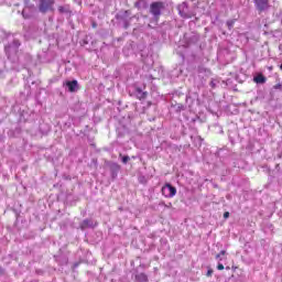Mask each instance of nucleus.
Wrapping results in <instances>:
<instances>
[{
    "label": "nucleus",
    "instance_id": "1",
    "mask_svg": "<svg viewBox=\"0 0 282 282\" xmlns=\"http://www.w3.org/2000/svg\"><path fill=\"white\" fill-rule=\"evenodd\" d=\"M55 4H56V0H39L37 1L39 13L47 14L50 12H54Z\"/></svg>",
    "mask_w": 282,
    "mask_h": 282
},
{
    "label": "nucleus",
    "instance_id": "2",
    "mask_svg": "<svg viewBox=\"0 0 282 282\" xmlns=\"http://www.w3.org/2000/svg\"><path fill=\"white\" fill-rule=\"evenodd\" d=\"M116 19L121 28L123 30H128V28L131 25V20L133 19L131 17V12L129 11H121L116 15Z\"/></svg>",
    "mask_w": 282,
    "mask_h": 282
},
{
    "label": "nucleus",
    "instance_id": "3",
    "mask_svg": "<svg viewBox=\"0 0 282 282\" xmlns=\"http://www.w3.org/2000/svg\"><path fill=\"white\" fill-rule=\"evenodd\" d=\"M161 193H162L163 197L171 199L172 197H175V195H177V188H175V186L171 185V183H166L162 187Z\"/></svg>",
    "mask_w": 282,
    "mask_h": 282
},
{
    "label": "nucleus",
    "instance_id": "4",
    "mask_svg": "<svg viewBox=\"0 0 282 282\" xmlns=\"http://www.w3.org/2000/svg\"><path fill=\"white\" fill-rule=\"evenodd\" d=\"M19 47H21V42H19V40H13L12 43L6 45L4 52L8 58H10L12 54H17V52H19Z\"/></svg>",
    "mask_w": 282,
    "mask_h": 282
},
{
    "label": "nucleus",
    "instance_id": "5",
    "mask_svg": "<svg viewBox=\"0 0 282 282\" xmlns=\"http://www.w3.org/2000/svg\"><path fill=\"white\" fill-rule=\"evenodd\" d=\"M162 10H164V2H152L150 6V12L155 19L162 14Z\"/></svg>",
    "mask_w": 282,
    "mask_h": 282
},
{
    "label": "nucleus",
    "instance_id": "6",
    "mask_svg": "<svg viewBox=\"0 0 282 282\" xmlns=\"http://www.w3.org/2000/svg\"><path fill=\"white\" fill-rule=\"evenodd\" d=\"M253 3L258 12H265L270 9V0H253Z\"/></svg>",
    "mask_w": 282,
    "mask_h": 282
},
{
    "label": "nucleus",
    "instance_id": "7",
    "mask_svg": "<svg viewBox=\"0 0 282 282\" xmlns=\"http://www.w3.org/2000/svg\"><path fill=\"white\" fill-rule=\"evenodd\" d=\"M79 227L82 230H86V228H96V223L91 219H84Z\"/></svg>",
    "mask_w": 282,
    "mask_h": 282
},
{
    "label": "nucleus",
    "instance_id": "8",
    "mask_svg": "<svg viewBox=\"0 0 282 282\" xmlns=\"http://www.w3.org/2000/svg\"><path fill=\"white\" fill-rule=\"evenodd\" d=\"M66 87L68 88V91L74 94V91L78 90V80L73 79V80L66 82Z\"/></svg>",
    "mask_w": 282,
    "mask_h": 282
},
{
    "label": "nucleus",
    "instance_id": "9",
    "mask_svg": "<svg viewBox=\"0 0 282 282\" xmlns=\"http://www.w3.org/2000/svg\"><path fill=\"white\" fill-rule=\"evenodd\" d=\"M134 279L138 282H149V275H147V273H143V272H138L134 275Z\"/></svg>",
    "mask_w": 282,
    "mask_h": 282
},
{
    "label": "nucleus",
    "instance_id": "10",
    "mask_svg": "<svg viewBox=\"0 0 282 282\" xmlns=\"http://www.w3.org/2000/svg\"><path fill=\"white\" fill-rule=\"evenodd\" d=\"M57 11L59 12V14H69V6L68 4L59 6L57 8Z\"/></svg>",
    "mask_w": 282,
    "mask_h": 282
},
{
    "label": "nucleus",
    "instance_id": "11",
    "mask_svg": "<svg viewBox=\"0 0 282 282\" xmlns=\"http://www.w3.org/2000/svg\"><path fill=\"white\" fill-rule=\"evenodd\" d=\"M149 96V93L142 91L140 88H137V97L139 100H144Z\"/></svg>",
    "mask_w": 282,
    "mask_h": 282
},
{
    "label": "nucleus",
    "instance_id": "12",
    "mask_svg": "<svg viewBox=\"0 0 282 282\" xmlns=\"http://www.w3.org/2000/svg\"><path fill=\"white\" fill-rule=\"evenodd\" d=\"M186 10H187V8H183V10L182 9H180V11H178V14L183 18V19H191V15H188V13H186Z\"/></svg>",
    "mask_w": 282,
    "mask_h": 282
},
{
    "label": "nucleus",
    "instance_id": "13",
    "mask_svg": "<svg viewBox=\"0 0 282 282\" xmlns=\"http://www.w3.org/2000/svg\"><path fill=\"white\" fill-rule=\"evenodd\" d=\"M235 21H236V20H228V21H227V28H228V30H232V28H235Z\"/></svg>",
    "mask_w": 282,
    "mask_h": 282
},
{
    "label": "nucleus",
    "instance_id": "14",
    "mask_svg": "<svg viewBox=\"0 0 282 282\" xmlns=\"http://www.w3.org/2000/svg\"><path fill=\"white\" fill-rule=\"evenodd\" d=\"M22 17H23V19H31L32 18V15L25 9L22 11Z\"/></svg>",
    "mask_w": 282,
    "mask_h": 282
},
{
    "label": "nucleus",
    "instance_id": "15",
    "mask_svg": "<svg viewBox=\"0 0 282 282\" xmlns=\"http://www.w3.org/2000/svg\"><path fill=\"white\" fill-rule=\"evenodd\" d=\"M256 83H265V77L264 76H258L254 78Z\"/></svg>",
    "mask_w": 282,
    "mask_h": 282
},
{
    "label": "nucleus",
    "instance_id": "16",
    "mask_svg": "<svg viewBox=\"0 0 282 282\" xmlns=\"http://www.w3.org/2000/svg\"><path fill=\"white\" fill-rule=\"evenodd\" d=\"M129 160H130L129 155L122 156V163L123 164H127V162H129Z\"/></svg>",
    "mask_w": 282,
    "mask_h": 282
},
{
    "label": "nucleus",
    "instance_id": "17",
    "mask_svg": "<svg viewBox=\"0 0 282 282\" xmlns=\"http://www.w3.org/2000/svg\"><path fill=\"white\" fill-rule=\"evenodd\" d=\"M206 276H213V270H212V269H209V270L207 271Z\"/></svg>",
    "mask_w": 282,
    "mask_h": 282
},
{
    "label": "nucleus",
    "instance_id": "18",
    "mask_svg": "<svg viewBox=\"0 0 282 282\" xmlns=\"http://www.w3.org/2000/svg\"><path fill=\"white\" fill-rule=\"evenodd\" d=\"M173 207V204L172 203H169V204H165V207L164 208H172Z\"/></svg>",
    "mask_w": 282,
    "mask_h": 282
},
{
    "label": "nucleus",
    "instance_id": "19",
    "mask_svg": "<svg viewBox=\"0 0 282 282\" xmlns=\"http://www.w3.org/2000/svg\"><path fill=\"white\" fill-rule=\"evenodd\" d=\"M224 217H225V219H228V217H230V213L226 212V213L224 214Z\"/></svg>",
    "mask_w": 282,
    "mask_h": 282
},
{
    "label": "nucleus",
    "instance_id": "20",
    "mask_svg": "<svg viewBox=\"0 0 282 282\" xmlns=\"http://www.w3.org/2000/svg\"><path fill=\"white\" fill-rule=\"evenodd\" d=\"M217 270H224V265L221 263H218Z\"/></svg>",
    "mask_w": 282,
    "mask_h": 282
},
{
    "label": "nucleus",
    "instance_id": "21",
    "mask_svg": "<svg viewBox=\"0 0 282 282\" xmlns=\"http://www.w3.org/2000/svg\"><path fill=\"white\" fill-rule=\"evenodd\" d=\"M218 254H219L220 257H224V254H226V250H221Z\"/></svg>",
    "mask_w": 282,
    "mask_h": 282
},
{
    "label": "nucleus",
    "instance_id": "22",
    "mask_svg": "<svg viewBox=\"0 0 282 282\" xmlns=\"http://www.w3.org/2000/svg\"><path fill=\"white\" fill-rule=\"evenodd\" d=\"M282 85L281 84H278L274 86V89H281Z\"/></svg>",
    "mask_w": 282,
    "mask_h": 282
},
{
    "label": "nucleus",
    "instance_id": "23",
    "mask_svg": "<svg viewBox=\"0 0 282 282\" xmlns=\"http://www.w3.org/2000/svg\"><path fill=\"white\" fill-rule=\"evenodd\" d=\"M159 206H164V207H165V206H166V203L160 202V203H159Z\"/></svg>",
    "mask_w": 282,
    "mask_h": 282
},
{
    "label": "nucleus",
    "instance_id": "24",
    "mask_svg": "<svg viewBox=\"0 0 282 282\" xmlns=\"http://www.w3.org/2000/svg\"><path fill=\"white\" fill-rule=\"evenodd\" d=\"M216 259H218L219 261H221V256H220V253H218V254L216 256Z\"/></svg>",
    "mask_w": 282,
    "mask_h": 282
},
{
    "label": "nucleus",
    "instance_id": "25",
    "mask_svg": "<svg viewBox=\"0 0 282 282\" xmlns=\"http://www.w3.org/2000/svg\"><path fill=\"white\" fill-rule=\"evenodd\" d=\"M178 109H180V110H184V105H180V106H178Z\"/></svg>",
    "mask_w": 282,
    "mask_h": 282
},
{
    "label": "nucleus",
    "instance_id": "26",
    "mask_svg": "<svg viewBox=\"0 0 282 282\" xmlns=\"http://www.w3.org/2000/svg\"><path fill=\"white\" fill-rule=\"evenodd\" d=\"M210 86H212V87H215V82H210Z\"/></svg>",
    "mask_w": 282,
    "mask_h": 282
},
{
    "label": "nucleus",
    "instance_id": "27",
    "mask_svg": "<svg viewBox=\"0 0 282 282\" xmlns=\"http://www.w3.org/2000/svg\"><path fill=\"white\" fill-rule=\"evenodd\" d=\"M280 69L282 70V64L280 65Z\"/></svg>",
    "mask_w": 282,
    "mask_h": 282
}]
</instances>
